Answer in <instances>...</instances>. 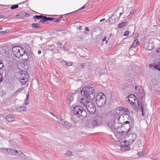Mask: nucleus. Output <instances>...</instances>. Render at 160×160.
I'll return each mask as SVG.
<instances>
[{
	"mask_svg": "<svg viewBox=\"0 0 160 160\" xmlns=\"http://www.w3.org/2000/svg\"><path fill=\"white\" fill-rule=\"evenodd\" d=\"M93 88L90 86L83 88L81 90V93L82 95L84 96L88 99H92L95 97V93L94 92Z\"/></svg>",
	"mask_w": 160,
	"mask_h": 160,
	"instance_id": "nucleus-1",
	"label": "nucleus"
},
{
	"mask_svg": "<svg viewBox=\"0 0 160 160\" xmlns=\"http://www.w3.org/2000/svg\"><path fill=\"white\" fill-rule=\"evenodd\" d=\"M73 112L74 115L81 119H83L87 116L86 111L80 106H77L73 108Z\"/></svg>",
	"mask_w": 160,
	"mask_h": 160,
	"instance_id": "nucleus-2",
	"label": "nucleus"
},
{
	"mask_svg": "<svg viewBox=\"0 0 160 160\" xmlns=\"http://www.w3.org/2000/svg\"><path fill=\"white\" fill-rule=\"evenodd\" d=\"M106 97L103 93H98L96 97V103L98 107H101L104 106L106 102Z\"/></svg>",
	"mask_w": 160,
	"mask_h": 160,
	"instance_id": "nucleus-3",
	"label": "nucleus"
},
{
	"mask_svg": "<svg viewBox=\"0 0 160 160\" xmlns=\"http://www.w3.org/2000/svg\"><path fill=\"white\" fill-rule=\"evenodd\" d=\"M2 152L5 154L10 153L17 156L23 157L24 156V153L20 151L16 150L13 149L3 148Z\"/></svg>",
	"mask_w": 160,
	"mask_h": 160,
	"instance_id": "nucleus-4",
	"label": "nucleus"
},
{
	"mask_svg": "<svg viewBox=\"0 0 160 160\" xmlns=\"http://www.w3.org/2000/svg\"><path fill=\"white\" fill-rule=\"evenodd\" d=\"M120 117L119 116L115 118L114 120L110 121L108 124V126L111 130L116 129L121 126L122 124L119 122Z\"/></svg>",
	"mask_w": 160,
	"mask_h": 160,
	"instance_id": "nucleus-5",
	"label": "nucleus"
},
{
	"mask_svg": "<svg viewBox=\"0 0 160 160\" xmlns=\"http://www.w3.org/2000/svg\"><path fill=\"white\" fill-rule=\"evenodd\" d=\"M24 48L19 46H16L12 48V52L17 57H21V53L23 52Z\"/></svg>",
	"mask_w": 160,
	"mask_h": 160,
	"instance_id": "nucleus-6",
	"label": "nucleus"
},
{
	"mask_svg": "<svg viewBox=\"0 0 160 160\" xmlns=\"http://www.w3.org/2000/svg\"><path fill=\"white\" fill-rule=\"evenodd\" d=\"M119 9H117L115 11L114 14L111 16L109 20V21L111 23H114L116 22H117L119 19L120 16L122 14V12H119L118 14H117Z\"/></svg>",
	"mask_w": 160,
	"mask_h": 160,
	"instance_id": "nucleus-7",
	"label": "nucleus"
},
{
	"mask_svg": "<svg viewBox=\"0 0 160 160\" xmlns=\"http://www.w3.org/2000/svg\"><path fill=\"white\" fill-rule=\"evenodd\" d=\"M89 113L92 114L96 111V108L93 103L89 101L88 102V104L85 107Z\"/></svg>",
	"mask_w": 160,
	"mask_h": 160,
	"instance_id": "nucleus-8",
	"label": "nucleus"
},
{
	"mask_svg": "<svg viewBox=\"0 0 160 160\" xmlns=\"http://www.w3.org/2000/svg\"><path fill=\"white\" fill-rule=\"evenodd\" d=\"M128 98L127 101L130 103L131 106L133 107V105L135 103L133 101L135 100V96L134 95L130 94L128 96Z\"/></svg>",
	"mask_w": 160,
	"mask_h": 160,
	"instance_id": "nucleus-9",
	"label": "nucleus"
},
{
	"mask_svg": "<svg viewBox=\"0 0 160 160\" xmlns=\"http://www.w3.org/2000/svg\"><path fill=\"white\" fill-rule=\"evenodd\" d=\"M28 75L26 73L24 74L22 73L21 77L20 78L21 80V82L22 84H25L28 80Z\"/></svg>",
	"mask_w": 160,
	"mask_h": 160,
	"instance_id": "nucleus-10",
	"label": "nucleus"
},
{
	"mask_svg": "<svg viewBox=\"0 0 160 160\" xmlns=\"http://www.w3.org/2000/svg\"><path fill=\"white\" fill-rule=\"evenodd\" d=\"M86 98H79L78 99V103L83 105L85 107L88 104V102L89 101L87 100Z\"/></svg>",
	"mask_w": 160,
	"mask_h": 160,
	"instance_id": "nucleus-11",
	"label": "nucleus"
},
{
	"mask_svg": "<svg viewBox=\"0 0 160 160\" xmlns=\"http://www.w3.org/2000/svg\"><path fill=\"white\" fill-rule=\"evenodd\" d=\"M144 47L147 50H152L154 48V46L152 43L148 42L144 44Z\"/></svg>",
	"mask_w": 160,
	"mask_h": 160,
	"instance_id": "nucleus-12",
	"label": "nucleus"
},
{
	"mask_svg": "<svg viewBox=\"0 0 160 160\" xmlns=\"http://www.w3.org/2000/svg\"><path fill=\"white\" fill-rule=\"evenodd\" d=\"M21 57H22V59L24 61L27 60L30 58L29 54L28 53H26L24 48L23 52L21 53Z\"/></svg>",
	"mask_w": 160,
	"mask_h": 160,
	"instance_id": "nucleus-13",
	"label": "nucleus"
},
{
	"mask_svg": "<svg viewBox=\"0 0 160 160\" xmlns=\"http://www.w3.org/2000/svg\"><path fill=\"white\" fill-rule=\"evenodd\" d=\"M98 121L97 119L92 120L89 122L88 125L90 127L97 126Z\"/></svg>",
	"mask_w": 160,
	"mask_h": 160,
	"instance_id": "nucleus-14",
	"label": "nucleus"
},
{
	"mask_svg": "<svg viewBox=\"0 0 160 160\" xmlns=\"http://www.w3.org/2000/svg\"><path fill=\"white\" fill-rule=\"evenodd\" d=\"M6 119L8 122H12L14 120V117L13 115L9 114L6 116Z\"/></svg>",
	"mask_w": 160,
	"mask_h": 160,
	"instance_id": "nucleus-15",
	"label": "nucleus"
},
{
	"mask_svg": "<svg viewBox=\"0 0 160 160\" xmlns=\"http://www.w3.org/2000/svg\"><path fill=\"white\" fill-rule=\"evenodd\" d=\"M105 71L104 70L98 68L97 69L96 74H98L101 76V75L104 74L105 73Z\"/></svg>",
	"mask_w": 160,
	"mask_h": 160,
	"instance_id": "nucleus-16",
	"label": "nucleus"
},
{
	"mask_svg": "<svg viewBox=\"0 0 160 160\" xmlns=\"http://www.w3.org/2000/svg\"><path fill=\"white\" fill-rule=\"evenodd\" d=\"M63 126L66 128L69 129L72 127V125L71 123L66 121Z\"/></svg>",
	"mask_w": 160,
	"mask_h": 160,
	"instance_id": "nucleus-17",
	"label": "nucleus"
},
{
	"mask_svg": "<svg viewBox=\"0 0 160 160\" xmlns=\"http://www.w3.org/2000/svg\"><path fill=\"white\" fill-rule=\"evenodd\" d=\"M139 41H138V40L135 39L134 41H133L132 44V45L131 46V48H135L138 44L139 43Z\"/></svg>",
	"mask_w": 160,
	"mask_h": 160,
	"instance_id": "nucleus-18",
	"label": "nucleus"
},
{
	"mask_svg": "<svg viewBox=\"0 0 160 160\" xmlns=\"http://www.w3.org/2000/svg\"><path fill=\"white\" fill-rule=\"evenodd\" d=\"M121 148L122 149H123L125 150L128 149L130 148L129 145H126L125 144L122 142L121 145Z\"/></svg>",
	"mask_w": 160,
	"mask_h": 160,
	"instance_id": "nucleus-19",
	"label": "nucleus"
},
{
	"mask_svg": "<svg viewBox=\"0 0 160 160\" xmlns=\"http://www.w3.org/2000/svg\"><path fill=\"white\" fill-rule=\"evenodd\" d=\"M123 107H119L117 110L118 115L122 114L123 113Z\"/></svg>",
	"mask_w": 160,
	"mask_h": 160,
	"instance_id": "nucleus-20",
	"label": "nucleus"
},
{
	"mask_svg": "<svg viewBox=\"0 0 160 160\" xmlns=\"http://www.w3.org/2000/svg\"><path fill=\"white\" fill-rule=\"evenodd\" d=\"M127 24L128 22H122L118 25V27L119 28H122Z\"/></svg>",
	"mask_w": 160,
	"mask_h": 160,
	"instance_id": "nucleus-21",
	"label": "nucleus"
},
{
	"mask_svg": "<svg viewBox=\"0 0 160 160\" xmlns=\"http://www.w3.org/2000/svg\"><path fill=\"white\" fill-rule=\"evenodd\" d=\"M26 109V108L25 107L22 106L18 108H17V111L18 112H22L23 111H25Z\"/></svg>",
	"mask_w": 160,
	"mask_h": 160,
	"instance_id": "nucleus-22",
	"label": "nucleus"
},
{
	"mask_svg": "<svg viewBox=\"0 0 160 160\" xmlns=\"http://www.w3.org/2000/svg\"><path fill=\"white\" fill-rule=\"evenodd\" d=\"M123 112H125L126 115H129L130 113L128 109L126 108L123 107Z\"/></svg>",
	"mask_w": 160,
	"mask_h": 160,
	"instance_id": "nucleus-23",
	"label": "nucleus"
},
{
	"mask_svg": "<svg viewBox=\"0 0 160 160\" xmlns=\"http://www.w3.org/2000/svg\"><path fill=\"white\" fill-rule=\"evenodd\" d=\"M40 22H47V17L45 16H43L42 17L41 19L40 20Z\"/></svg>",
	"mask_w": 160,
	"mask_h": 160,
	"instance_id": "nucleus-24",
	"label": "nucleus"
},
{
	"mask_svg": "<svg viewBox=\"0 0 160 160\" xmlns=\"http://www.w3.org/2000/svg\"><path fill=\"white\" fill-rule=\"evenodd\" d=\"M66 122L63 119L60 118L59 119V120L58 121V122L61 125H62L64 123V122Z\"/></svg>",
	"mask_w": 160,
	"mask_h": 160,
	"instance_id": "nucleus-25",
	"label": "nucleus"
},
{
	"mask_svg": "<svg viewBox=\"0 0 160 160\" xmlns=\"http://www.w3.org/2000/svg\"><path fill=\"white\" fill-rule=\"evenodd\" d=\"M29 96V95L28 94L27 95V97L24 100V105H27L29 104V103L28 102V97Z\"/></svg>",
	"mask_w": 160,
	"mask_h": 160,
	"instance_id": "nucleus-26",
	"label": "nucleus"
},
{
	"mask_svg": "<svg viewBox=\"0 0 160 160\" xmlns=\"http://www.w3.org/2000/svg\"><path fill=\"white\" fill-rule=\"evenodd\" d=\"M32 27L34 28H39L40 27V25L38 23H32Z\"/></svg>",
	"mask_w": 160,
	"mask_h": 160,
	"instance_id": "nucleus-27",
	"label": "nucleus"
},
{
	"mask_svg": "<svg viewBox=\"0 0 160 160\" xmlns=\"http://www.w3.org/2000/svg\"><path fill=\"white\" fill-rule=\"evenodd\" d=\"M132 143L134 142V140L136 138V137H137L135 133H133V134H132Z\"/></svg>",
	"mask_w": 160,
	"mask_h": 160,
	"instance_id": "nucleus-28",
	"label": "nucleus"
},
{
	"mask_svg": "<svg viewBox=\"0 0 160 160\" xmlns=\"http://www.w3.org/2000/svg\"><path fill=\"white\" fill-rule=\"evenodd\" d=\"M42 15H35L34 17V19H39L42 18Z\"/></svg>",
	"mask_w": 160,
	"mask_h": 160,
	"instance_id": "nucleus-29",
	"label": "nucleus"
},
{
	"mask_svg": "<svg viewBox=\"0 0 160 160\" xmlns=\"http://www.w3.org/2000/svg\"><path fill=\"white\" fill-rule=\"evenodd\" d=\"M18 7V4L14 5L10 8V9H14Z\"/></svg>",
	"mask_w": 160,
	"mask_h": 160,
	"instance_id": "nucleus-30",
	"label": "nucleus"
},
{
	"mask_svg": "<svg viewBox=\"0 0 160 160\" xmlns=\"http://www.w3.org/2000/svg\"><path fill=\"white\" fill-rule=\"evenodd\" d=\"M72 152L69 151H67L66 153V154L68 157L71 156L72 155Z\"/></svg>",
	"mask_w": 160,
	"mask_h": 160,
	"instance_id": "nucleus-31",
	"label": "nucleus"
},
{
	"mask_svg": "<svg viewBox=\"0 0 160 160\" xmlns=\"http://www.w3.org/2000/svg\"><path fill=\"white\" fill-rule=\"evenodd\" d=\"M65 63L66 65L67 66H72V62H69L68 63L67 62H64Z\"/></svg>",
	"mask_w": 160,
	"mask_h": 160,
	"instance_id": "nucleus-32",
	"label": "nucleus"
},
{
	"mask_svg": "<svg viewBox=\"0 0 160 160\" xmlns=\"http://www.w3.org/2000/svg\"><path fill=\"white\" fill-rule=\"evenodd\" d=\"M8 32H9L8 30H5L4 31H1V32H0V34H2L6 33Z\"/></svg>",
	"mask_w": 160,
	"mask_h": 160,
	"instance_id": "nucleus-33",
	"label": "nucleus"
},
{
	"mask_svg": "<svg viewBox=\"0 0 160 160\" xmlns=\"http://www.w3.org/2000/svg\"><path fill=\"white\" fill-rule=\"evenodd\" d=\"M23 89V88H21L18 89L15 92V94L16 93H17V92H21Z\"/></svg>",
	"mask_w": 160,
	"mask_h": 160,
	"instance_id": "nucleus-34",
	"label": "nucleus"
},
{
	"mask_svg": "<svg viewBox=\"0 0 160 160\" xmlns=\"http://www.w3.org/2000/svg\"><path fill=\"white\" fill-rule=\"evenodd\" d=\"M129 32L128 31H126L125 32V33L124 34V35L125 36H128L129 35Z\"/></svg>",
	"mask_w": 160,
	"mask_h": 160,
	"instance_id": "nucleus-35",
	"label": "nucleus"
},
{
	"mask_svg": "<svg viewBox=\"0 0 160 160\" xmlns=\"http://www.w3.org/2000/svg\"><path fill=\"white\" fill-rule=\"evenodd\" d=\"M3 67V63L0 61V69H1Z\"/></svg>",
	"mask_w": 160,
	"mask_h": 160,
	"instance_id": "nucleus-36",
	"label": "nucleus"
},
{
	"mask_svg": "<svg viewBox=\"0 0 160 160\" xmlns=\"http://www.w3.org/2000/svg\"><path fill=\"white\" fill-rule=\"evenodd\" d=\"M136 11L135 9H134L132 11L130 12V14L132 15H133L136 12Z\"/></svg>",
	"mask_w": 160,
	"mask_h": 160,
	"instance_id": "nucleus-37",
	"label": "nucleus"
},
{
	"mask_svg": "<svg viewBox=\"0 0 160 160\" xmlns=\"http://www.w3.org/2000/svg\"><path fill=\"white\" fill-rule=\"evenodd\" d=\"M138 156H142L144 154L142 152H138V154H137Z\"/></svg>",
	"mask_w": 160,
	"mask_h": 160,
	"instance_id": "nucleus-38",
	"label": "nucleus"
},
{
	"mask_svg": "<svg viewBox=\"0 0 160 160\" xmlns=\"http://www.w3.org/2000/svg\"><path fill=\"white\" fill-rule=\"evenodd\" d=\"M53 19V18L51 17H47V21H52Z\"/></svg>",
	"mask_w": 160,
	"mask_h": 160,
	"instance_id": "nucleus-39",
	"label": "nucleus"
},
{
	"mask_svg": "<svg viewBox=\"0 0 160 160\" xmlns=\"http://www.w3.org/2000/svg\"><path fill=\"white\" fill-rule=\"evenodd\" d=\"M53 22H58L59 21V20L58 19H57V18H53Z\"/></svg>",
	"mask_w": 160,
	"mask_h": 160,
	"instance_id": "nucleus-40",
	"label": "nucleus"
},
{
	"mask_svg": "<svg viewBox=\"0 0 160 160\" xmlns=\"http://www.w3.org/2000/svg\"><path fill=\"white\" fill-rule=\"evenodd\" d=\"M2 75L0 73V83L1 82V81L2 80Z\"/></svg>",
	"mask_w": 160,
	"mask_h": 160,
	"instance_id": "nucleus-41",
	"label": "nucleus"
},
{
	"mask_svg": "<svg viewBox=\"0 0 160 160\" xmlns=\"http://www.w3.org/2000/svg\"><path fill=\"white\" fill-rule=\"evenodd\" d=\"M122 143L125 144L126 145H129L127 141L126 140L124 141V142Z\"/></svg>",
	"mask_w": 160,
	"mask_h": 160,
	"instance_id": "nucleus-42",
	"label": "nucleus"
},
{
	"mask_svg": "<svg viewBox=\"0 0 160 160\" xmlns=\"http://www.w3.org/2000/svg\"><path fill=\"white\" fill-rule=\"evenodd\" d=\"M85 30L87 31H89V29L88 27H86L85 29Z\"/></svg>",
	"mask_w": 160,
	"mask_h": 160,
	"instance_id": "nucleus-43",
	"label": "nucleus"
},
{
	"mask_svg": "<svg viewBox=\"0 0 160 160\" xmlns=\"http://www.w3.org/2000/svg\"><path fill=\"white\" fill-rule=\"evenodd\" d=\"M155 68H157V69H158L159 71H160V68H158V66H156L155 67Z\"/></svg>",
	"mask_w": 160,
	"mask_h": 160,
	"instance_id": "nucleus-44",
	"label": "nucleus"
},
{
	"mask_svg": "<svg viewBox=\"0 0 160 160\" xmlns=\"http://www.w3.org/2000/svg\"><path fill=\"white\" fill-rule=\"evenodd\" d=\"M124 123L125 124H129L130 123V122L129 121H126L125 122H124Z\"/></svg>",
	"mask_w": 160,
	"mask_h": 160,
	"instance_id": "nucleus-45",
	"label": "nucleus"
},
{
	"mask_svg": "<svg viewBox=\"0 0 160 160\" xmlns=\"http://www.w3.org/2000/svg\"><path fill=\"white\" fill-rule=\"evenodd\" d=\"M106 39V37H104V38L102 39V42H104L105 41Z\"/></svg>",
	"mask_w": 160,
	"mask_h": 160,
	"instance_id": "nucleus-46",
	"label": "nucleus"
},
{
	"mask_svg": "<svg viewBox=\"0 0 160 160\" xmlns=\"http://www.w3.org/2000/svg\"><path fill=\"white\" fill-rule=\"evenodd\" d=\"M28 15V16L29 15L27 13H24L23 14V16L27 17Z\"/></svg>",
	"mask_w": 160,
	"mask_h": 160,
	"instance_id": "nucleus-47",
	"label": "nucleus"
},
{
	"mask_svg": "<svg viewBox=\"0 0 160 160\" xmlns=\"http://www.w3.org/2000/svg\"><path fill=\"white\" fill-rule=\"evenodd\" d=\"M143 110H144V109H143L142 106L141 108V111L142 112H143Z\"/></svg>",
	"mask_w": 160,
	"mask_h": 160,
	"instance_id": "nucleus-48",
	"label": "nucleus"
},
{
	"mask_svg": "<svg viewBox=\"0 0 160 160\" xmlns=\"http://www.w3.org/2000/svg\"><path fill=\"white\" fill-rule=\"evenodd\" d=\"M85 8V5H84L82 7L80 8V9H84Z\"/></svg>",
	"mask_w": 160,
	"mask_h": 160,
	"instance_id": "nucleus-49",
	"label": "nucleus"
},
{
	"mask_svg": "<svg viewBox=\"0 0 160 160\" xmlns=\"http://www.w3.org/2000/svg\"><path fill=\"white\" fill-rule=\"evenodd\" d=\"M130 128H131L130 127L129 128L127 131V132L126 134H127L129 132V131L130 130Z\"/></svg>",
	"mask_w": 160,
	"mask_h": 160,
	"instance_id": "nucleus-50",
	"label": "nucleus"
},
{
	"mask_svg": "<svg viewBox=\"0 0 160 160\" xmlns=\"http://www.w3.org/2000/svg\"><path fill=\"white\" fill-rule=\"evenodd\" d=\"M41 53V51L40 50H38V54H40Z\"/></svg>",
	"mask_w": 160,
	"mask_h": 160,
	"instance_id": "nucleus-51",
	"label": "nucleus"
},
{
	"mask_svg": "<svg viewBox=\"0 0 160 160\" xmlns=\"http://www.w3.org/2000/svg\"><path fill=\"white\" fill-rule=\"evenodd\" d=\"M82 28V27L81 26H79L78 28V29L79 30H81Z\"/></svg>",
	"mask_w": 160,
	"mask_h": 160,
	"instance_id": "nucleus-52",
	"label": "nucleus"
},
{
	"mask_svg": "<svg viewBox=\"0 0 160 160\" xmlns=\"http://www.w3.org/2000/svg\"><path fill=\"white\" fill-rule=\"evenodd\" d=\"M105 20V18H104V19H102L100 20V22H101L104 20Z\"/></svg>",
	"mask_w": 160,
	"mask_h": 160,
	"instance_id": "nucleus-53",
	"label": "nucleus"
},
{
	"mask_svg": "<svg viewBox=\"0 0 160 160\" xmlns=\"http://www.w3.org/2000/svg\"><path fill=\"white\" fill-rule=\"evenodd\" d=\"M80 67H81V68H83V65H81L80 66Z\"/></svg>",
	"mask_w": 160,
	"mask_h": 160,
	"instance_id": "nucleus-54",
	"label": "nucleus"
},
{
	"mask_svg": "<svg viewBox=\"0 0 160 160\" xmlns=\"http://www.w3.org/2000/svg\"><path fill=\"white\" fill-rule=\"evenodd\" d=\"M157 52L160 53V48L158 49V50L157 51Z\"/></svg>",
	"mask_w": 160,
	"mask_h": 160,
	"instance_id": "nucleus-55",
	"label": "nucleus"
},
{
	"mask_svg": "<svg viewBox=\"0 0 160 160\" xmlns=\"http://www.w3.org/2000/svg\"><path fill=\"white\" fill-rule=\"evenodd\" d=\"M2 149H3V148H0V151H1L2 152Z\"/></svg>",
	"mask_w": 160,
	"mask_h": 160,
	"instance_id": "nucleus-56",
	"label": "nucleus"
},
{
	"mask_svg": "<svg viewBox=\"0 0 160 160\" xmlns=\"http://www.w3.org/2000/svg\"><path fill=\"white\" fill-rule=\"evenodd\" d=\"M142 115L143 116H144V113L143 112H142Z\"/></svg>",
	"mask_w": 160,
	"mask_h": 160,
	"instance_id": "nucleus-57",
	"label": "nucleus"
},
{
	"mask_svg": "<svg viewBox=\"0 0 160 160\" xmlns=\"http://www.w3.org/2000/svg\"><path fill=\"white\" fill-rule=\"evenodd\" d=\"M138 105L139 107H140V105H139V102L138 101Z\"/></svg>",
	"mask_w": 160,
	"mask_h": 160,
	"instance_id": "nucleus-58",
	"label": "nucleus"
},
{
	"mask_svg": "<svg viewBox=\"0 0 160 160\" xmlns=\"http://www.w3.org/2000/svg\"><path fill=\"white\" fill-rule=\"evenodd\" d=\"M59 45L60 46V45H62V44L61 43H59Z\"/></svg>",
	"mask_w": 160,
	"mask_h": 160,
	"instance_id": "nucleus-59",
	"label": "nucleus"
},
{
	"mask_svg": "<svg viewBox=\"0 0 160 160\" xmlns=\"http://www.w3.org/2000/svg\"><path fill=\"white\" fill-rule=\"evenodd\" d=\"M153 160H159L157 158H155V159H154Z\"/></svg>",
	"mask_w": 160,
	"mask_h": 160,
	"instance_id": "nucleus-60",
	"label": "nucleus"
},
{
	"mask_svg": "<svg viewBox=\"0 0 160 160\" xmlns=\"http://www.w3.org/2000/svg\"><path fill=\"white\" fill-rule=\"evenodd\" d=\"M53 116H54V115H53V113H52V112H50V113Z\"/></svg>",
	"mask_w": 160,
	"mask_h": 160,
	"instance_id": "nucleus-61",
	"label": "nucleus"
},
{
	"mask_svg": "<svg viewBox=\"0 0 160 160\" xmlns=\"http://www.w3.org/2000/svg\"><path fill=\"white\" fill-rule=\"evenodd\" d=\"M71 12V13H68V14H70V13H72L73 12Z\"/></svg>",
	"mask_w": 160,
	"mask_h": 160,
	"instance_id": "nucleus-62",
	"label": "nucleus"
},
{
	"mask_svg": "<svg viewBox=\"0 0 160 160\" xmlns=\"http://www.w3.org/2000/svg\"><path fill=\"white\" fill-rule=\"evenodd\" d=\"M128 18L129 17V18H130L131 17V16H130V15H128Z\"/></svg>",
	"mask_w": 160,
	"mask_h": 160,
	"instance_id": "nucleus-63",
	"label": "nucleus"
},
{
	"mask_svg": "<svg viewBox=\"0 0 160 160\" xmlns=\"http://www.w3.org/2000/svg\"><path fill=\"white\" fill-rule=\"evenodd\" d=\"M2 29V28H0V30H1Z\"/></svg>",
	"mask_w": 160,
	"mask_h": 160,
	"instance_id": "nucleus-64",
	"label": "nucleus"
}]
</instances>
